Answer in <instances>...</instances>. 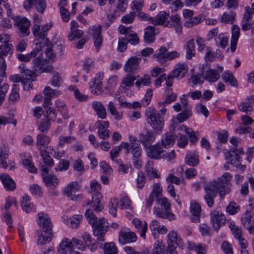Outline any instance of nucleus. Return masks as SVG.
<instances>
[{
	"mask_svg": "<svg viewBox=\"0 0 254 254\" xmlns=\"http://www.w3.org/2000/svg\"><path fill=\"white\" fill-rule=\"evenodd\" d=\"M231 33L232 37L230 40V49L231 52H234L236 49L238 40V26L237 25L234 24L232 25L231 27Z\"/></svg>",
	"mask_w": 254,
	"mask_h": 254,
	"instance_id": "32",
	"label": "nucleus"
},
{
	"mask_svg": "<svg viewBox=\"0 0 254 254\" xmlns=\"http://www.w3.org/2000/svg\"><path fill=\"white\" fill-rule=\"evenodd\" d=\"M176 137L171 132H167L161 139V144L164 147L167 148L174 144Z\"/></svg>",
	"mask_w": 254,
	"mask_h": 254,
	"instance_id": "41",
	"label": "nucleus"
},
{
	"mask_svg": "<svg viewBox=\"0 0 254 254\" xmlns=\"http://www.w3.org/2000/svg\"><path fill=\"white\" fill-rule=\"evenodd\" d=\"M69 161L65 159H62L59 162L57 167L55 168L56 171H64L67 170L69 167Z\"/></svg>",
	"mask_w": 254,
	"mask_h": 254,
	"instance_id": "55",
	"label": "nucleus"
},
{
	"mask_svg": "<svg viewBox=\"0 0 254 254\" xmlns=\"http://www.w3.org/2000/svg\"><path fill=\"white\" fill-rule=\"evenodd\" d=\"M82 219V216L80 215H77L75 216L70 217L68 220V223L70 226L73 228L76 227L80 223V221Z\"/></svg>",
	"mask_w": 254,
	"mask_h": 254,
	"instance_id": "63",
	"label": "nucleus"
},
{
	"mask_svg": "<svg viewBox=\"0 0 254 254\" xmlns=\"http://www.w3.org/2000/svg\"><path fill=\"white\" fill-rule=\"evenodd\" d=\"M232 178V176L230 173L226 172L221 177L205 184L204 189L206 194L204 199L208 206H213L214 198L217 193L219 192L221 196H223L229 192V186Z\"/></svg>",
	"mask_w": 254,
	"mask_h": 254,
	"instance_id": "2",
	"label": "nucleus"
},
{
	"mask_svg": "<svg viewBox=\"0 0 254 254\" xmlns=\"http://www.w3.org/2000/svg\"><path fill=\"white\" fill-rule=\"evenodd\" d=\"M103 77V72L98 73L94 79L93 85L90 87L91 92L96 95H100L103 92L102 82Z\"/></svg>",
	"mask_w": 254,
	"mask_h": 254,
	"instance_id": "20",
	"label": "nucleus"
},
{
	"mask_svg": "<svg viewBox=\"0 0 254 254\" xmlns=\"http://www.w3.org/2000/svg\"><path fill=\"white\" fill-rule=\"evenodd\" d=\"M21 206L24 211L28 213L33 208V204L30 202V197L28 195H24L21 201Z\"/></svg>",
	"mask_w": 254,
	"mask_h": 254,
	"instance_id": "49",
	"label": "nucleus"
},
{
	"mask_svg": "<svg viewBox=\"0 0 254 254\" xmlns=\"http://www.w3.org/2000/svg\"><path fill=\"white\" fill-rule=\"evenodd\" d=\"M156 203L160 206L154 207V214L159 218L169 221L175 220V216L171 212V204L166 197L162 198V200H156Z\"/></svg>",
	"mask_w": 254,
	"mask_h": 254,
	"instance_id": "4",
	"label": "nucleus"
},
{
	"mask_svg": "<svg viewBox=\"0 0 254 254\" xmlns=\"http://www.w3.org/2000/svg\"><path fill=\"white\" fill-rule=\"evenodd\" d=\"M143 2L144 1L142 0H134L132 1L131 8L134 13L135 12L138 13L141 11L143 6Z\"/></svg>",
	"mask_w": 254,
	"mask_h": 254,
	"instance_id": "56",
	"label": "nucleus"
},
{
	"mask_svg": "<svg viewBox=\"0 0 254 254\" xmlns=\"http://www.w3.org/2000/svg\"><path fill=\"white\" fill-rule=\"evenodd\" d=\"M180 129L182 131H184L188 134L189 137L190 142L194 143L197 140L196 134L193 132L191 129L189 128L187 126L182 125L180 127Z\"/></svg>",
	"mask_w": 254,
	"mask_h": 254,
	"instance_id": "50",
	"label": "nucleus"
},
{
	"mask_svg": "<svg viewBox=\"0 0 254 254\" xmlns=\"http://www.w3.org/2000/svg\"><path fill=\"white\" fill-rule=\"evenodd\" d=\"M202 74L203 76V78L208 80L209 82H213L217 81L220 77L217 71L215 69H209L205 72L203 71Z\"/></svg>",
	"mask_w": 254,
	"mask_h": 254,
	"instance_id": "34",
	"label": "nucleus"
},
{
	"mask_svg": "<svg viewBox=\"0 0 254 254\" xmlns=\"http://www.w3.org/2000/svg\"><path fill=\"white\" fill-rule=\"evenodd\" d=\"M200 74L192 75L189 80V84L192 86L202 84L203 81L200 79Z\"/></svg>",
	"mask_w": 254,
	"mask_h": 254,
	"instance_id": "60",
	"label": "nucleus"
},
{
	"mask_svg": "<svg viewBox=\"0 0 254 254\" xmlns=\"http://www.w3.org/2000/svg\"><path fill=\"white\" fill-rule=\"evenodd\" d=\"M128 42L127 38H119L118 41V51L120 52H124L127 48Z\"/></svg>",
	"mask_w": 254,
	"mask_h": 254,
	"instance_id": "61",
	"label": "nucleus"
},
{
	"mask_svg": "<svg viewBox=\"0 0 254 254\" xmlns=\"http://www.w3.org/2000/svg\"><path fill=\"white\" fill-rule=\"evenodd\" d=\"M199 157L195 154H188L185 157V162L191 166H196L199 164Z\"/></svg>",
	"mask_w": 254,
	"mask_h": 254,
	"instance_id": "48",
	"label": "nucleus"
},
{
	"mask_svg": "<svg viewBox=\"0 0 254 254\" xmlns=\"http://www.w3.org/2000/svg\"><path fill=\"white\" fill-rule=\"evenodd\" d=\"M188 71V67L186 64H179L170 74L174 77L182 78L185 76Z\"/></svg>",
	"mask_w": 254,
	"mask_h": 254,
	"instance_id": "27",
	"label": "nucleus"
},
{
	"mask_svg": "<svg viewBox=\"0 0 254 254\" xmlns=\"http://www.w3.org/2000/svg\"><path fill=\"white\" fill-rule=\"evenodd\" d=\"M153 58L160 63L162 64L167 61V49L166 47L162 46L157 50L153 56Z\"/></svg>",
	"mask_w": 254,
	"mask_h": 254,
	"instance_id": "31",
	"label": "nucleus"
},
{
	"mask_svg": "<svg viewBox=\"0 0 254 254\" xmlns=\"http://www.w3.org/2000/svg\"><path fill=\"white\" fill-rule=\"evenodd\" d=\"M169 17V13L164 11L159 12L157 15L151 18V23L154 25H165L168 26L170 23L168 20Z\"/></svg>",
	"mask_w": 254,
	"mask_h": 254,
	"instance_id": "22",
	"label": "nucleus"
},
{
	"mask_svg": "<svg viewBox=\"0 0 254 254\" xmlns=\"http://www.w3.org/2000/svg\"><path fill=\"white\" fill-rule=\"evenodd\" d=\"M167 243V247L172 246L174 248L178 247L182 249L184 248V244L181 238L174 231H171L168 234Z\"/></svg>",
	"mask_w": 254,
	"mask_h": 254,
	"instance_id": "12",
	"label": "nucleus"
},
{
	"mask_svg": "<svg viewBox=\"0 0 254 254\" xmlns=\"http://www.w3.org/2000/svg\"><path fill=\"white\" fill-rule=\"evenodd\" d=\"M72 243L68 239H65L61 243L58 250L62 254H67L72 251Z\"/></svg>",
	"mask_w": 254,
	"mask_h": 254,
	"instance_id": "43",
	"label": "nucleus"
},
{
	"mask_svg": "<svg viewBox=\"0 0 254 254\" xmlns=\"http://www.w3.org/2000/svg\"><path fill=\"white\" fill-rule=\"evenodd\" d=\"M254 104V96L251 95L246 98L245 102H243L241 104V108L239 110L247 114L249 112H252L253 111V106Z\"/></svg>",
	"mask_w": 254,
	"mask_h": 254,
	"instance_id": "30",
	"label": "nucleus"
},
{
	"mask_svg": "<svg viewBox=\"0 0 254 254\" xmlns=\"http://www.w3.org/2000/svg\"><path fill=\"white\" fill-rule=\"evenodd\" d=\"M254 24L252 19V16L251 12V8L249 6L245 7V12L244 13L242 20V29L244 31H247L250 29Z\"/></svg>",
	"mask_w": 254,
	"mask_h": 254,
	"instance_id": "16",
	"label": "nucleus"
},
{
	"mask_svg": "<svg viewBox=\"0 0 254 254\" xmlns=\"http://www.w3.org/2000/svg\"><path fill=\"white\" fill-rule=\"evenodd\" d=\"M236 16V12H225L222 15L220 21L222 23H227L232 24L235 21Z\"/></svg>",
	"mask_w": 254,
	"mask_h": 254,
	"instance_id": "46",
	"label": "nucleus"
},
{
	"mask_svg": "<svg viewBox=\"0 0 254 254\" xmlns=\"http://www.w3.org/2000/svg\"><path fill=\"white\" fill-rule=\"evenodd\" d=\"M141 58L132 57L127 60L124 66V70L130 74L134 73L139 69Z\"/></svg>",
	"mask_w": 254,
	"mask_h": 254,
	"instance_id": "11",
	"label": "nucleus"
},
{
	"mask_svg": "<svg viewBox=\"0 0 254 254\" xmlns=\"http://www.w3.org/2000/svg\"><path fill=\"white\" fill-rule=\"evenodd\" d=\"M14 24L18 27L22 36H26L29 34L30 22L27 18L17 16L14 19Z\"/></svg>",
	"mask_w": 254,
	"mask_h": 254,
	"instance_id": "9",
	"label": "nucleus"
},
{
	"mask_svg": "<svg viewBox=\"0 0 254 254\" xmlns=\"http://www.w3.org/2000/svg\"><path fill=\"white\" fill-rule=\"evenodd\" d=\"M162 190L161 184L160 183H156L154 185L153 190L150 194H152L153 195L156 197V200L158 199L162 200V198H160V196H161L162 194Z\"/></svg>",
	"mask_w": 254,
	"mask_h": 254,
	"instance_id": "54",
	"label": "nucleus"
},
{
	"mask_svg": "<svg viewBox=\"0 0 254 254\" xmlns=\"http://www.w3.org/2000/svg\"><path fill=\"white\" fill-rule=\"evenodd\" d=\"M90 30L93 32L94 43L98 50L103 42V38L101 35L102 27L101 26L97 27H93Z\"/></svg>",
	"mask_w": 254,
	"mask_h": 254,
	"instance_id": "24",
	"label": "nucleus"
},
{
	"mask_svg": "<svg viewBox=\"0 0 254 254\" xmlns=\"http://www.w3.org/2000/svg\"><path fill=\"white\" fill-rule=\"evenodd\" d=\"M32 32L36 38V45H39L40 47H44L45 45L50 44L49 40L46 37V35L41 31L40 26L37 24H35L32 27Z\"/></svg>",
	"mask_w": 254,
	"mask_h": 254,
	"instance_id": "10",
	"label": "nucleus"
},
{
	"mask_svg": "<svg viewBox=\"0 0 254 254\" xmlns=\"http://www.w3.org/2000/svg\"><path fill=\"white\" fill-rule=\"evenodd\" d=\"M225 157L228 163L236 167L238 166V150L237 149L232 148L226 153Z\"/></svg>",
	"mask_w": 254,
	"mask_h": 254,
	"instance_id": "29",
	"label": "nucleus"
},
{
	"mask_svg": "<svg viewBox=\"0 0 254 254\" xmlns=\"http://www.w3.org/2000/svg\"><path fill=\"white\" fill-rule=\"evenodd\" d=\"M137 240L135 234L131 231L122 230L119 234V242L122 245L135 242Z\"/></svg>",
	"mask_w": 254,
	"mask_h": 254,
	"instance_id": "13",
	"label": "nucleus"
},
{
	"mask_svg": "<svg viewBox=\"0 0 254 254\" xmlns=\"http://www.w3.org/2000/svg\"><path fill=\"white\" fill-rule=\"evenodd\" d=\"M136 182L137 187L139 189L142 188L146 183L145 175L141 171L138 173L137 177L136 178Z\"/></svg>",
	"mask_w": 254,
	"mask_h": 254,
	"instance_id": "59",
	"label": "nucleus"
},
{
	"mask_svg": "<svg viewBox=\"0 0 254 254\" xmlns=\"http://www.w3.org/2000/svg\"><path fill=\"white\" fill-rule=\"evenodd\" d=\"M148 147L147 154L151 158L158 159L166 156L159 144L149 145Z\"/></svg>",
	"mask_w": 254,
	"mask_h": 254,
	"instance_id": "19",
	"label": "nucleus"
},
{
	"mask_svg": "<svg viewBox=\"0 0 254 254\" xmlns=\"http://www.w3.org/2000/svg\"><path fill=\"white\" fill-rule=\"evenodd\" d=\"M136 78L135 76L131 75L130 73L126 75V76L123 78L120 88L125 89L127 87L130 88L132 87L134 85Z\"/></svg>",
	"mask_w": 254,
	"mask_h": 254,
	"instance_id": "39",
	"label": "nucleus"
},
{
	"mask_svg": "<svg viewBox=\"0 0 254 254\" xmlns=\"http://www.w3.org/2000/svg\"><path fill=\"white\" fill-rule=\"evenodd\" d=\"M153 161H147L145 166V171L148 175L155 178H158L160 177V175L158 174L156 169L153 168Z\"/></svg>",
	"mask_w": 254,
	"mask_h": 254,
	"instance_id": "45",
	"label": "nucleus"
},
{
	"mask_svg": "<svg viewBox=\"0 0 254 254\" xmlns=\"http://www.w3.org/2000/svg\"><path fill=\"white\" fill-rule=\"evenodd\" d=\"M12 53V45L9 41L4 42L0 44V56L5 57Z\"/></svg>",
	"mask_w": 254,
	"mask_h": 254,
	"instance_id": "44",
	"label": "nucleus"
},
{
	"mask_svg": "<svg viewBox=\"0 0 254 254\" xmlns=\"http://www.w3.org/2000/svg\"><path fill=\"white\" fill-rule=\"evenodd\" d=\"M143 254H165V245L162 242H157L154 245V247L151 253L148 250L143 251Z\"/></svg>",
	"mask_w": 254,
	"mask_h": 254,
	"instance_id": "35",
	"label": "nucleus"
},
{
	"mask_svg": "<svg viewBox=\"0 0 254 254\" xmlns=\"http://www.w3.org/2000/svg\"><path fill=\"white\" fill-rule=\"evenodd\" d=\"M83 35V32L82 30L75 29L70 30V32L68 35V38L69 40L71 41L80 38Z\"/></svg>",
	"mask_w": 254,
	"mask_h": 254,
	"instance_id": "57",
	"label": "nucleus"
},
{
	"mask_svg": "<svg viewBox=\"0 0 254 254\" xmlns=\"http://www.w3.org/2000/svg\"><path fill=\"white\" fill-rule=\"evenodd\" d=\"M222 78L225 82H229L232 86H235L237 83V80L234 78L233 73L228 70L223 72Z\"/></svg>",
	"mask_w": 254,
	"mask_h": 254,
	"instance_id": "47",
	"label": "nucleus"
},
{
	"mask_svg": "<svg viewBox=\"0 0 254 254\" xmlns=\"http://www.w3.org/2000/svg\"><path fill=\"white\" fill-rule=\"evenodd\" d=\"M60 142L59 145L63 146L66 143H70L72 142L75 141L76 139L73 136H61L59 138Z\"/></svg>",
	"mask_w": 254,
	"mask_h": 254,
	"instance_id": "62",
	"label": "nucleus"
},
{
	"mask_svg": "<svg viewBox=\"0 0 254 254\" xmlns=\"http://www.w3.org/2000/svg\"><path fill=\"white\" fill-rule=\"evenodd\" d=\"M121 146L126 149V154H127L131 153L132 155V157H141V148L140 143H137L136 145H130V144L127 142H123L121 143Z\"/></svg>",
	"mask_w": 254,
	"mask_h": 254,
	"instance_id": "21",
	"label": "nucleus"
},
{
	"mask_svg": "<svg viewBox=\"0 0 254 254\" xmlns=\"http://www.w3.org/2000/svg\"><path fill=\"white\" fill-rule=\"evenodd\" d=\"M185 47L186 50V58L188 60L191 59L195 55V46L194 39H191L189 41Z\"/></svg>",
	"mask_w": 254,
	"mask_h": 254,
	"instance_id": "37",
	"label": "nucleus"
},
{
	"mask_svg": "<svg viewBox=\"0 0 254 254\" xmlns=\"http://www.w3.org/2000/svg\"><path fill=\"white\" fill-rule=\"evenodd\" d=\"M221 248L226 254H233L232 245L228 242L225 241L221 244Z\"/></svg>",
	"mask_w": 254,
	"mask_h": 254,
	"instance_id": "64",
	"label": "nucleus"
},
{
	"mask_svg": "<svg viewBox=\"0 0 254 254\" xmlns=\"http://www.w3.org/2000/svg\"><path fill=\"white\" fill-rule=\"evenodd\" d=\"M102 195L97 192L93 194L91 200L89 199L84 206L89 204L91 205V207L95 211H101L103 209V206L101 203Z\"/></svg>",
	"mask_w": 254,
	"mask_h": 254,
	"instance_id": "17",
	"label": "nucleus"
},
{
	"mask_svg": "<svg viewBox=\"0 0 254 254\" xmlns=\"http://www.w3.org/2000/svg\"><path fill=\"white\" fill-rule=\"evenodd\" d=\"M36 9L40 13L43 14L47 7L45 0H34Z\"/></svg>",
	"mask_w": 254,
	"mask_h": 254,
	"instance_id": "58",
	"label": "nucleus"
},
{
	"mask_svg": "<svg viewBox=\"0 0 254 254\" xmlns=\"http://www.w3.org/2000/svg\"><path fill=\"white\" fill-rule=\"evenodd\" d=\"M78 190V184L76 182H72L69 184L64 189V192L67 197L71 200H76L77 195L75 194L76 191Z\"/></svg>",
	"mask_w": 254,
	"mask_h": 254,
	"instance_id": "23",
	"label": "nucleus"
},
{
	"mask_svg": "<svg viewBox=\"0 0 254 254\" xmlns=\"http://www.w3.org/2000/svg\"><path fill=\"white\" fill-rule=\"evenodd\" d=\"M41 169L42 171V176L43 181L47 186H56L58 185L59 181L57 178L53 174L48 175L50 169L48 167L42 165Z\"/></svg>",
	"mask_w": 254,
	"mask_h": 254,
	"instance_id": "14",
	"label": "nucleus"
},
{
	"mask_svg": "<svg viewBox=\"0 0 254 254\" xmlns=\"http://www.w3.org/2000/svg\"><path fill=\"white\" fill-rule=\"evenodd\" d=\"M210 215L211 224L215 230H218L222 225L225 224L226 217L219 208L211 212Z\"/></svg>",
	"mask_w": 254,
	"mask_h": 254,
	"instance_id": "6",
	"label": "nucleus"
},
{
	"mask_svg": "<svg viewBox=\"0 0 254 254\" xmlns=\"http://www.w3.org/2000/svg\"><path fill=\"white\" fill-rule=\"evenodd\" d=\"M19 89L16 84H14L12 85V89L11 92L9 96V100L10 101L15 102L17 101L19 98V94L18 93Z\"/></svg>",
	"mask_w": 254,
	"mask_h": 254,
	"instance_id": "52",
	"label": "nucleus"
},
{
	"mask_svg": "<svg viewBox=\"0 0 254 254\" xmlns=\"http://www.w3.org/2000/svg\"><path fill=\"white\" fill-rule=\"evenodd\" d=\"M55 107L57 109V111L62 114L64 119H67L68 118V112L66 104L60 100H57L55 102Z\"/></svg>",
	"mask_w": 254,
	"mask_h": 254,
	"instance_id": "42",
	"label": "nucleus"
},
{
	"mask_svg": "<svg viewBox=\"0 0 254 254\" xmlns=\"http://www.w3.org/2000/svg\"><path fill=\"white\" fill-rule=\"evenodd\" d=\"M252 216L250 211H246L241 218V221L244 227L251 235H254V221L252 219Z\"/></svg>",
	"mask_w": 254,
	"mask_h": 254,
	"instance_id": "18",
	"label": "nucleus"
},
{
	"mask_svg": "<svg viewBox=\"0 0 254 254\" xmlns=\"http://www.w3.org/2000/svg\"><path fill=\"white\" fill-rule=\"evenodd\" d=\"M45 116L47 118L46 120L41 122L39 127V129L42 132H44L49 128L51 126L50 121L55 120L57 113L55 109L49 107L46 111Z\"/></svg>",
	"mask_w": 254,
	"mask_h": 254,
	"instance_id": "8",
	"label": "nucleus"
},
{
	"mask_svg": "<svg viewBox=\"0 0 254 254\" xmlns=\"http://www.w3.org/2000/svg\"><path fill=\"white\" fill-rule=\"evenodd\" d=\"M46 62L40 57L33 61V69L38 73L48 72L52 71L53 67L51 65L45 66Z\"/></svg>",
	"mask_w": 254,
	"mask_h": 254,
	"instance_id": "15",
	"label": "nucleus"
},
{
	"mask_svg": "<svg viewBox=\"0 0 254 254\" xmlns=\"http://www.w3.org/2000/svg\"><path fill=\"white\" fill-rule=\"evenodd\" d=\"M202 21V16L198 15L194 17L189 18L186 21L184 26L188 28H190L196 25Z\"/></svg>",
	"mask_w": 254,
	"mask_h": 254,
	"instance_id": "51",
	"label": "nucleus"
},
{
	"mask_svg": "<svg viewBox=\"0 0 254 254\" xmlns=\"http://www.w3.org/2000/svg\"><path fill=\"white\" fill-rule=\"evenodd\" d=\"M191 216L190 219L193 222L197 223L200 221V214L201 207L200 205L195 201H192L190 206Z\"/></svg>",
	"mask_w": 254,
	"mask_h": 254,
	"instance_id": "25",
	"label": "nucleus"
},
{
	"mask_svg": "<svg viewBox=\"0 0 254 254\" xmlns=\"http://www.w3.org/2000/svg\"><path fill=\"white\" fill-rule=\"evenodd\" d=\"M132 223L135 227L140 232V236L145 238V233L147 229V223L146 222H144V223L142 224V221L137 218L134 219Z\"/></svg>",
	"mask_w": 254,
	"mask_h": 254,
	"instance_id": "38",
	"label": "nucleus"
},
{
	"mask_svg": "<svg viewBox=\"0 0 254 254\" xmlns=\"http://www.w3.org/2000/svg\"><path fill=\"white\" fill-rule=\"evenodd\" d=\"M50 141L49 136L43 134H39L37 136L36 145L40 150H46Z\"/></svg>",
	"mask_w": 254,
	"mask_h": 254,
	"instance_id": "28",
	"label": "nucleus"
},
{
	"mask_svg": "<svg viewBox=\"0 0 254 254\" xmlns=\"http://www.w3.org/2000/svg\"><path fill=\"white\" fill-rule=\"evenodd\" d=\"M0 180L4 188L9 191H13L16 188V184L8 174H2L0 176Z\"/></svg>",
	"mask_w": 254,
	"mask_h": 254,
	"instance_id": "26",
	"label": "nucleus"
},
{
	"mask_svg": "<svg viewBox=\"0 0 254 254\" xmlns=\"http://www.w3.org/2000/svg\"><path fill=\"white\" fill-rule=\"evenodd\" d=\"M38 215V223L42 228L36 231V243L43 245L49 243L53 238V225L47 215L40 213Z\"/></svg>",
	"mask_w": 254,
	"mask_h": 254,
	"instance_id": "3",
	"label": "nucleus"
},
{
	"mask_svg": "<svg viewBox=\"0 0 254 254\" xmlns=\"http://www.w3.org/2000/svg\"><path fill=\"white\" fill-rule=\"evenodd\" d=\"M155 28L151 26H148L145 29L144 39L146 43H153L155 40Z\"/></svg>",
	"mask_w": 254,
	"mask_h": 254,
	"instance_id": "36",
	"label": "nucleus"
},
{
	"mask_svg": "<svg viewBox=\"0 0 254 254\" xmlns=\"http://www.w3.org/2000/svg\"><path fill=\"white\" fill-rule=\"evenodd\" d=\"M85 216L88 222L90 223L93 228V233L97 237L98 245L100 248H103L105 254H118V250L114 243H106L104 246L103 244L99 242H104V235L107 232L108 228V223L104 218L98 220L97 217L93 213L91 209H88Z\"/></svg>",
	"mask_w": 254,
	"mask_h": 254,
	"instance_id": "1",
	"label": "nucleus"
},
{
	"mask_svg": "<svg viewBox=\"0 0 254 254\" xmlns=\"http://www.w3.org/2000/svg\"><path fill=\"white\" fill-rule=\"evenodd\" d=\"M92 108L96 111L98 117L102 119H105L107 117L106 109L103 105L98 101H94L92 103Z\"/></svg>",
	"mask_w": 254,
	"mask_h": 254,
	"instance_id": "33",
	"label": "nucleus"
},
{
	"mask_svg": "<svg viewBox=\"0 0 254 254\" xmlns=\"http://www.w3.org/2000/svg\"><path fill=\"white\" fill-rule=\"evenodd\" d=\"M159 227L160 223L156 220H153L150 224L149 228L155 238H156L158 236Z\"/></svg>",
	"mask_w": 254,
	"mask_h": 254,
	"instance_id": "53",
	"label": "nucleus"
},
{
	"mask_svg": "<svg viewBox=\"0 0 254 254\" xmlns=\"http://www.w3.org/2000/svg\"><path fill=\"white\" fill-rule=\"evenodd\" d=\"M146 122L153 128L154 132L159 134L162 131L164 127L163 118L154 110L147 111L145 113Z\"/></svg>",
	"mask_w": 254,
	"mask_h": 254,
	"instance_id": "5",
	"label": "nucleus"
},
{
	"mask_svg": "<svg viewBox=\"0 0 254 254\" xmlns=\"http://www.w3.org/2000/svg\"><path fill=\"white\" fill-rule=\"evenodd\" d=\"M40 155L42 157L44 166L48 167L50 170L51 167L54 165V162L53 158L51 157L49 153L46 150H41L40 151ZM43 165H41V166Z\"/></svg>",
	"mask_w": 254,
	"mask_h": 254,
	"instance_id": "40",
	"label": "nucleus"
},
{
	"mask_svg": "<svg viewBox=\"0 0 254 254\" xmlns=\"http://www.w3.org/2000/svg\"><path fill=\"white\" fill-rule=\"evenodd\" d=\"M155 132L144 127L139 134V141L145 147L149 146L155 140Z\"/></svg>",
	"mask_w": 254,
	"mask_h": 254,
	"instance_id": "7",
	"label": "nucleus"
}]
</instances>
